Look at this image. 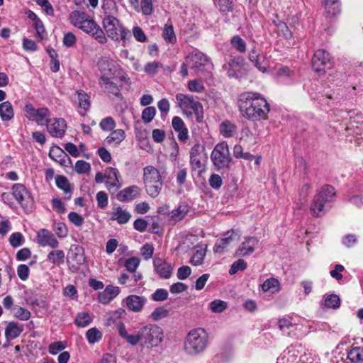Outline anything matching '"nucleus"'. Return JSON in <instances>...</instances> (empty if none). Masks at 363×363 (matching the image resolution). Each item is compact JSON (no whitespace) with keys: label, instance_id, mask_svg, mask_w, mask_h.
Instances as JSON below:
<instances>
[{"label":"nucleus","instance_id":"1","mask_svg":"<svg viewBox=\"0 0 363 363\" xmlns=\"http://www.w3.org/2000/svg\"><path fill=\"white\" fill-rule=\"evenodd\" d=\"M119 335L131 346L140 342L150 347H157L163 341L164 332L161 327L155 324H147L139 328L135 333L129 334L123 323L116 325Z\"/></svg>","mask_w":363,"mask_h":363},{"label":"nucleus","instance_id":"2","mask_svg":"<svg viewBox=\"0 0 363 363\" xmlns=\"http://www.w3.org/2000/svg\"><path fill=\"white\" fill-rule=\"evenodd\" d=\"M239 107L242 116L251 121L267 119L270 111V106L265 98L257 92L243 94Z\"/></svg>","mask_w":363,"mask_h":363},{"label":"nucleus","instance_id":"3","mask_svg":"<svg viewBox=\"0 0 363 363\" xmlns=\"http://www.w3.org/2000/svg\"><path fill=\"white\" fill-rule=\"evenodd\" d=\"M69 19L72 26L91 35L100 44H106L108 42L104 30L86 12L74 10L69 13Z\"/></svg>","mask_w":363,"mask_h":363},{"label":"nucleus","instance_id":"4","mask_svg":"<svg viewBox=\"0 0 363 363\" xmlns=\"http://www.w3.org/2000/svg\"><path fill=\"white\" fill-rule=\"evenodd\" d=\"M336 196L335 188L329 184L320 187L315 195L310 206V211L313 216L320 217L329 210Z\"/></svg>","mask_w":363,"mask_h":363},{"label":"nucleus","instance_id":"5","mask_svg":"<svg viewBox=\"0 0 363 363\" xmlns=\"http://www.w3.org/2000/svg\"><path fill=\"white\" fill-rule=\"evenodd\" d=\"M143 181L147 194L152 198L158 196L163 185L160 171L152 165L145 167L143 169Z\"/></svg>","mask_w":363,"mask_h":363},{"label":"nucleus","instance_id":"6","mask_svg":"<svg viewBox=\"0 0 363 363\" xmlns=\"http://www.w3.org/2000/svg\"><path fill=\"white\" fill-rule=\"evenodd\" d=\"M176 103L186 116L195 115L198 122L203 121L202 104L196 101L192 96L179 93L176 94Z\"/></svg>","mask_w":363,"mask_h":363},{"label":"nucleus","instance_id":"7","mask_svg":"<svg viewBox=\"0 0 363 363\" xmlns=\"http://www.w3.org/2000/svg\"><path fill=\"white\" fill-rule=\"evenodd\" d=\"M104 33L114 41L125 40L130 36L128 30L120 21L113 16H104L102 21Z\"/></svg>","mask_w":363,"mask_h":363},{"label":"nucleus","instance_id":"8","mask_svg":"<svg viewBox=\"0 0 363 363\" xmlns=\"http://www.w3.org/2000/svg\"><path fill=\"white\" fill-rule=\"evenodd\" d=\"M98 69L100 72L99 79L112 78L125 81V74L120 65L114 60L107 57H101L97 62Z\"/></svg>","mask_w":363,"mask_h":363},{"label":"nucleus","instance_id":"9","mask_svg":"<svg viewBox=\"0 0 363 363\" xmlns=\"http://www.w3.org/2000/svg\"><path fill=\"white\" fill-rule=\"evenodd\" d=\"M211 158L216 169L227 168L231 162L227 143H218L211 152Z\"/></svg>","mask_w":363,"mask_h":363},{"label":"nucleus","instance_id":"10","mask_svg":"<svg viewBox=\"0 0 363 363\" xmlns=\"http://www.w3.org/2000/svg\"><path fill=\"white\" fill-rule=\"evenodd\" d=\"M25 117L31 121L36 122L40 125H45L50 116V111L46 107L36 108L30 102L25 104L23 108Z\"/></svg>","mask_w":363,"mask_h":363},{"label":"nucleus","instance_id":"11","mask_svg":"<svg viewBox=\"0 0 363 363\" xmlns=\"http://www.w3.org/2000/svg\"><path fill=\"white\" fill-rule=\"evenodd\" d=\"M332 66L331 57L325 50L320 49L315 52L312 58V67L317 73H325Z\"/></svg>","mask_w":363,"mask_h":363},{"label":"nucleus","instance_id":"12","mask_svg":"<svg viewBox=\"0 0 363 363\" xmlns=\"http://www.w3.org/2000/svg\"><path fill=\"white\" fill-rule=\"evenodd\" d=\"M240 235L237 230L231 229L225 232L222 238L217 240L213 250L216 253H222L229 246L236 243L240 239Z\"/></svg>","mask_w":363,"mask_h":363},{"label":"nucleus","instance_id":"13","mask_svg":"<svg viewBox=\"0 0 363 363\" xmlns=\"http://www.w3.org/2000/svg\"><path fill=\"white\" fill-rule=\"evenodd\" d=\"M45 125L48 132L54 138H62L67 129V123L63 118H49Z\"/></svg>","mask_w":363,"mask_h":363},{"label":"nucleus","instance_id":"14","mask_svg":"<svg viewBox=\"0 0 363 363\" xmlns=\"http://www.w3.org/2000/svg\"><path fill=\"white\" fill-rule=\"evenodd\" d=\"M36 241L41 247L49 246L52 248H57L59 246V242L54 234L44 228L37 232Z\"/></svg>","mask_w":363,"mask_h":363},{"label":"nucleus","instance_id":"15","mask_svg":"<svg viewBox=\"0 0 363 363\" xmlns=\"http://www.w3.org/2000/svg\"><path fill=\"white\" fill-rule=\"evenodd\" d=\"M105 185L108 191L117 190L121 187L119 182V171L114 167H108L105 169Z\"/></svg>","mask_w":363,"mask_h":363},{"label":"nucleus","instance_id":"16","mask_svg":"<svg viewBox=\"0 0 363 363\" xmlns=\"http://www.w3.org/2000/svg\"><path fill=\"white\" fill-rule=\"evenodd\" d=\"M153 265L156 273L162 279H169L172 274V266L164 259L155 257L153 259Z\"/></svg>","mask_w":363,"mask_h":363},{"label":"nucleus","instance_id":"17","mask_svg":"<svg viewBox=\"0 0 363 363\" xmlns=\"http://www.w3.org/2000/svg\"><path fill=\"white\" fill-rule=\"evenodd\" d=\"M184 350L191 355H196L204 350V339L186 338Z\"/></svg>","mask_w":363,"mask_h":363},{"label":"nucleus","instance_id":"18","mask_svg":"<svg viewBox=\"0 0 363 363\" xmlns=\"http://www.w3.org/2000/svg\"><path fill=\"white\" fill-rule=\"evenodd\" d=\"M121 82L119 79H99V84L102 90L108 94L115 96L120 95V88L118 83Z\"/></svg>","mask_w":363,"mask_h":363},{"label":"nucleus","instance_id":"19","mask_svg":"<svg viewBox=\"0 0 363 363\" xmlns=\"http://www.w3.org/2000/svg\"><path fill=\"white\" fill-rule=\"evenodd\" d=\"M259 240L254 237L245 238L244 241L236 251V255L240 257L247 256L252 254L257 248Z\"/></svg>","mask_w":363,"mask_h":363},{"label":"nucleus","instance_id":"20","mask_svg":"<svg viewBox=\"0 0 363 363\" xmlns=\"http://www.w3.org/2000/svg\"><path fill=\"white\" fill-rule=\"evenodd\" d=\"M120 291L118 286L108 285L103 291L99 293L98 301L102 304H108L120 294Z\"/></svg>","mask_w":363,"mask_h":363},{"label":"nucleus","instance_id":"21","mask_svg":"<svg viewBox=\"0 0 363 363\" xmlns=\"http://www.w3.org/2000/svg\"><path fill=\"white\" fill-rule=\"evenodd\" d=\"M191 165L192 168V175L196 183L201 185L204 184V178L203 177V169L201 166V159L203 156L190 155Z\"/></svg>","mask_w":363,"mask_h":363},{"label":"nucleus","instance_id":"22","mask_svg":"<svg viewBox=\"0 0 363 363\" xmlns=\"http://www.w3.org/2000/svg\"><path fill=\"white\" fill-rule=\"evenodd\" d=\"M125 302L129 311L139 313L143 310L146 303V298L137 295H129L125 299Z\"/></svg>","mask_w":363,"mask_h":363},{"label":"nucleus","instance_id":"23","mask_svg":"<svg viewBox=\"0 0 363 363\" xmlns=\"http://www.w3.org/2000/svg\"><path fill=\"white\" fill-rule=\"evenodd\" d=\"M186 61L190 69L195 72L203 70L204 57L202 52L197 51L191 52L186 57Z\"/></svg>","mask_w":363,"mask_h":363},{"label":"nucleus","instance_id":"24","mask_svg":"<svg viewBox=\"0 0 363 363\" xmlns=\"http://www.w3.org/2000/svg\"><path fill=\"white\" fill-rule=\"evenodd\" d=\"M140 189L136 185L130 186L120 191L117 194V199L120 201H131L139 196Z\"/></svg>","mask_w":363,"mask_h":363},{"label":"nucleus","instance_id":"25","mask_svg":"<svg viewBox=\"0 0 363 363\" xmlns=\"http://www.w3.org/2000/svg\"><path fill=\"white\" fill-rule=\"evenodd\" d=\"M257 135L252 132L247 125L242 128L240 131V141L248 148L252 147L257 143Z\"/></svg>","mask_w":363,"mask_h":363},{"label":"nucleus","instance_id":"26","mask_svg":"<svg viewBox=\"0 0 363 363\" xmlns=\"http://www.w3.org/2000/svg\"><path fill=\"white\" fill-rule=\"evenodd\" d=\"M130 218L131 214L127 210L123 209L119 206L113 208L111 220H116L118 224L122 225L127 223Z\"/></svg>","mask_w":363,"mask_h":363},{"label":"nucleus","instance_id":"27","mask_svg":"<svg viewBox=\"0 0 363 363\" xmlns=\"http://www.w3.org/2000/svg\"><path fill=\"white\" fill-rule=\"evenodd\" d=\"M12 194L22 206L23 201L29 198V194L26 188L21 184H15L12 186Z\"/></svg>","mask_w":363,"mask_h":363},{"label":"nucleus","instance_id":"28","mask_svg":"<svg viewBox=\"0 0 363 363\" xmlns=\"http://www.w3.org/2000/svg\"><path fill=\"white\" fill-rule=\"evenodd\" d=\"M14 117V110L9 101L0 104V118L2 121H9Z\"/></svg>","mask_w":363,"mask_h":363},{"label":"nucleus","instance_id":"29","mask_svg":"<svg viewBox=\"0 0 363 363\" xmlns=\"http://www.w3.org/2000/svg\"><path fill=\"white\" fill-rule=\"evenodd\" d=\"M76 95L77 96L79 108H80L79 113L84 115L91 105L90 97L82 90L77 91Z\"/></svg>","mask_w":363,"mask_h":363},{"label":"nucleus","instance_id":"30","mask_svg":"<svg viewBox=\"0 0 363 363\" xmlns=\"http://www.w3.org/2000/svg\"><path fill=\"white\" fill-rule=\"evenodd\" d=\"M55 183L59 189L63 190L65 193L64 199L66 200L70 199L71 189L68 179L65 176L57 175L55 177Z\"/></svg>","mask_w":363,"mask_h":363},{"label":"nucleus","instance_id":"31","mask_svg":"<svg viewBox=\"0 0 363 363\" xmlns=\"http://www.w3.org/2000/svg\"><path fill=\"white\" fill-rule=\"evenodd\" d=\"M220 134L224 138H232L237 132V126L229 121L222 122L219 125Z\"/></svg>","mask_w":363,"mask_h":363},{"label":"nucleus","instance_id":"32","mask_svg":"<svg viewBox=\"0 0 363 363\" xmlns=\"http://www.w3.org/2000/svg\"><path fill=\"white\" fill-rule=\"evenodd\" d=\"M23 331V328L16 323H9L5 329V335L7 340H13L18 337Z\"/></svg>","mask_w":363,"mask_h":363},{"label":"nucleus","instance_id":"33","mask_svg":"<svg viewBox=\"0 0 363 363\" xmlns=\"http://www.w3.org/2000/svg\"><path fill=\"white\" fill-rule=\"evenodd\" d=\"M125 138V131L123 129H116L113 130L110 135L106 137L105 141L108 145H118Z\"/></svg>","mask_w":363,"mask_h":363},{"label":"nucleus","instance_id":"34","mask_svg":"<svg viewBox=\"0 0 363 363\" xmlns=\"http://www.w3.org/2000/svg\"><path fill=\"white\" fill-rule=\"evenodd\" d=\"M102 9L104 16H113L118 13V9L115 0H102Z\"/></svg>","mask_w":363,"mask_h":363},{"label":"nucleus","instance_id":"35","mask_svg":"<svg viewBox=\"0 0 363 363\" xmlns=\"http://www.w3.org/2000/svg\"><path fill=\"white\" fill-rule=\"evenodd\" d=\"M262 289L264 292L276 293L280 289V284L277 279H267L262 284Z\"/></svg>","mask_w":363,"mask_h":363},{"label":"nucleus","instance_id":"36","mask_svg":"<svg viewBox=\"0 0 363 363\" xmlns=\"http://www.w3.org/2000/svg\"><path fill=\"white\" fill-rule=\"evenodd\" d=\"M347 358L353 363H361L363 362V347H355L352 348L347 353Z\"/></svg>","mask_w":363,"mask_h":363},{"label":"nucleus","instance_id":"37","mask_svg":"<svg viewBox=\"0 0 363 363\" xmlns=\"http://www.w3.org/2000/svg\"><path fill=\"white\" fill-rule=\"evenodd\" d=\"M48 260L55 264H60L65 261V252L61 250L50 252L48 255Z\"/></svg>","mask_w":363,"mask_h":363},{"label":"nucleus","instance_id":"38","mask_svg":"<svg viewBox=\"0 0 363 363\" xmlns=\"http://www.w3.org/2000/svg\"><path fill=\"white\" fill-rule=\"evenodd\" d=\"M273 23L276 27V31L279 35H281L286 39L291 38L292 35L291 32L284 22L281 21L277 22L276 21H274Z\"/></svg>","mask_w":363,"mask_h":363},{"label":"nucleus","instance_id":"39","mask_svg":"<svg viewBox=\"0 0 363 363\" xmlns=\"http://www.w3.org/2000/svg\"><path fill=\"white\" fill-rule=\"evenodd\" d=\"M92 322L91 315L86 312L79 313L74 320L75 324L79 327H86Z\"/></svg>","mask_w":363,"mask_h":363},{"label":"nucleus","instance_id":"40","mask_svg":"<svg viewBox=\"0 0 363 363\" xmlns=\"http://www.w3.org/2000/svg\"><path fill=\"white\" fill-rule=\"evenodd\" d=\"M324 306L328 308H338L340 306V298L336 294H330L325 297Z\"/></svg>","mask_w":363,"mask_h":363},{"label":"nucleus","instance_id":"41","mask_svg":"<svg viewBox=\"0 0 363 363\" xmlns=\"http://www.w3.org/2000/svg\"><path fill=\"white\" fill-rule=\"evenodd\" d=\"M325 8L328 14L335 16L340 12V2L338 0H325Z\"/></svg>","mask_w":363,"mask_h":363},{"label":"nucleus","instance_id":"42","mask_svg":"<svg viewBox=\"0 0 363 363\" xmlns=\"http://www.w3.org/2000/svg\"><path fill=\"white\" fill-rule=\"evenodd\" d=\"M259 51L254 47L252 48V50L250 51L249 53V60L256 67L259 71L264 72V67L263 64V62H257V59L259 55Z\"/></svg>","mask_w":363,"mask_h":363},{"label":"nucleus","instance_id":"43","mask_svg":"<svg viewBox=\"0 0 363 363\" xmlns=\"http://www.w3.org/2000/svg\"><path fill=\"white\" fill-rule=\"evenodd\" d=\"M214 5L222 13H228L233 9V0H213Z\"/></svg>","mask_w":363,"mask_h":363},{"label":"nucleus","instance_id":"44","mask_svg":"<svg viewBox=\"0 0 363 363\" xmlns=\"http://www.w3.org/2000/svg\"><path fill=\"white\" fill-rule=\"evenodd\" d=\"M86 337L89 344H94L102 338V333L96 328H91L87 330Z\"/></svg>","mask_w":363,"mask_h":363},{"label":"nucleus","instance_id":"45","mask_svg":"<svg viewBox=\"0 0 363 363\" xmlns=\"http://www.w3.org/2000/svg\"><path fill=\"white\" fill-rule=\"evenodd\" d=\"M49 156L53 160L62 164L65 160L62 157H67L65 152L59 147H53L50 149Z\"/></svg>","mask_w":363,"mask_h":363},{"label":"nucleus","instance_id":"46","mask_svg":"<svg viewBox=\"0 0 363 363\" xmlns=\"http://www.w3.org/2000/svg\"><path fill=\"white\" fill-rule=\"evenodd\" d=\"M162 35L167 43L173 44L177 41V38L172 25L166 24L164 26Z\"/></svg>","mask_w":363,"mask_h":363},{"label":"nucleus","instance_id":"47","mask_svg":"<svg viewBox=\"0 0 363 363\" xmlns=\"http://www.w3.org/2000/svg\"><path fill=\"white\" fill-rule=\"evenodd\" d=\"M156 115V108L154 106L145 108L141 113V118L145 123H150Z\"/></svg>","mask_w":363,"mask_h":363},{"label":"nucleus","instance_id":"48","mask_svg":"<svg viewBox=\"0 0 363 363\" xmlns=\"http://www.w3.org/2000/svg\"><path fill=\"white\" fill-rule=\"evenodd\" d=\"M13 311L15 317L21 320H27L30 317V312L21 306H15Z\"/></svg>","mask_w":363,"mask_h":363},{"label":"nucleus","instance_id":"49","mask_svg":"<svg viewBox=\"0 0 363 363\" xmlns=\"http://www.w3.org/2000/svg\"><path fill=\"white\" fill-rule=\"evenodd\" d=\"M163 65L158 62H151L146 64L144 71L148 75H155L159 72V69L162 68Z\"/></svg>","mask_w":363,"mask_h":363},{"label":"nucleus","instance_id":"50","mask_svg":"<svg viewBox=\"0 0 363 363\" xmlns=\"http://www.w3.org/2000/svg\"><path fill=\"white\" fill-rule=\"evenodd\" d=\"M67 347V343L64 341H56L51 343L48 347L50 354L55 355Z\"/></svg>","mask_w":363,"mask_h":363},{"label":"nucleus","instance_id":"51","mask_svg":"<svg viewBox=\"0 0 363 363\" xmlns=\"http://www.w3.org/2000/svg\"><path fill=\"white\" fill-rule=\"evenodd\" d=\"M186 213V207L180 206L177 209L172 211L170 217L173 221L177 222L183 219Z\"/></svg>","mask_w":363,"mask_h":363},{"label":"nucleus","instance_id":"52","mask_svg":"<svg viewBox=\"0 0 363 363\" xmlns=\"http://www.w3.org/2000/svg\"><path fill=\"white\" fill-rule=\"evenodd\" d=\"M204 259V249L199 248L196 250L190 259V263L193 265H201Z\"/></svg>","mask_w":363,"mask_h":363},{"label":"nucleus","instance_id":"53","mask_svg":"<svg viewBox=\"0 0 363 363\" xmlns=\"http://www.w3.org/2000/svg\"><path fill=\"white\" fill-rule=\"evenodd\" d=\"M231 44L233 47L240 52H245L246 50L245 42L238 35H235L232 38Z\"/></svg>","mask_w":363,"mask_h":363},{"label":"nucleus","instance_id":"54","mask_svg":"<svg viewBox=\"0 0 363 363\" xmlns=\"http://www.w3.org/2000/svg\"><path fill=\"white\" fill-rule=\"evenodd\" d=\"M99 126L104 131H110L116 127V122L112 117H106L101 121Z\"/></svg>","mask_w":363,"mask_h":363},{"label":"nucleus","instance_id":"55","mask_svg":"<svg viewBox=\"0 0 363 363\" xmlns=\"http://www.w3.org/2000/svg\"><path fill=\"white\" fill-rule=\"evenodd\" d=\"M188 89L191 92L201 93L204 89L203 82L199 79H193L188 82Z\"/></svg>","mask_w":363,"mask_h":363},{"label":"nucleus","instance_id":"56","mask_svg":"<svg viewBox=\"0 0 363 363\" xmlns=\"http://www.w3.org/2000/svg\"><path fill=\"white\" fill-rule=\"evenodd\" d=\"M53 230L56 235L60 238H65L67 236L68 234L67 228L63 223H55Z\"/></svg>","mask_w":363,"mask_h":363},{"label":"nucleus","instance_id":"57","mask_svg":"<svg viewBox=\"0 0 363 363\" xmlns=\"http://www.w3.org/2000/svg\"><path fill=\"white\" fill-rule=\"evenodd\" d=\"M140 259L136 257L127 259L125 262L124 266L126 269L130 272H135L140 264Z\"/></svg>","mask_w":363,"mask_h":363},{"label":"nucleus","instance_id":"58","mask_svg":"<svg viewBox=\"0 0 363 363\" xmlns=\"http://www.w3.org/2000/svg\"><path fill=\"white\" fill-rule=\"evenodd\" d=\"M247 268V263L242 259L233 262L229 269V274L233 275L239 271H244Z\"/></svg>","mask_w":363,"mask_h":363},{"label":"nucleus","instance_id":"59","mask_svg":"<svg viewBox=\"0 0 363 363\" xmlns=\"http://www.w3.org/2000/svg\"><path fill=\"white\" fill-rule=\"evenodd\" d=\"M91 169V165L89 162L84 160H78L74 165V170L78 174L87 173Z\"/></svg>","mask_w":363,"mask_h":363},{"label":"nucleus","instance_id":"60","mask_svg":"<svg viewBox=\"0 0 363 363\" xmlns=\"http://www.w3.org/2000/svg\"><path fill=\"white\" fill-rule=\"evenodd\" d=\"M153 1L154 0H141L140 11H141L144 15L150 16L152 13Z\"/></svg>","mask_w":363,"mask_h":363},{"label":"nucleus","instance_id":"61","mask_svg":"<svg viewBox=\"0 0 363 363\" xmlns=\"http://www.w3.org/2000/svg\"><path fill=\"white\" fill-rule=\"evenodd\" d=\"M96 199L97 201V205L100 208L104 209L105 208H106L108 203V194L105 191H99L96 194Z\"/></svg>","mask_w":363,"mask_h":363},{"label":"nucleus","instance_id":"62","mask_svg":"<svg viewBox=\"0 0 363 363\" xmlns=\"http://www.w3.org/2000/svg\"><path fill=\"white\" fill-rule=\"evenodd\" d=\"M62 43L65 47L72 48L77 43V37L73 33L67 32L64 34Z\"/></svg>","mask_w":363,"mask_h":363},{"label":"nucleus","instance_id":"63","mask_svg":"<svg viewBox=\"0 0 363 363\" xmlns=\"http://www.w3.org/2000/svg\"><path fill=\"white\" fill-rule=\"evenodd\" d=\"M24 241L23 236L21 233H13L9 238L10 245L13 247H18L23 244Z\"/></svg>","mask_w":363,"mask_h":363},{"label":"nucleus","instance_id":"64","mask_svg":"<svg viewBox=\"0 0 363 363\" xmlns=\"http://www.w3.org/2000/svg\"><path fill=\"white\" fill-rule=\"evenodd\" d=\"M227 307V303L221 300H215L210 303V308L214 313H221Z\"/></svg>","mask_w":363,"mask_h":363}]
</instances>
